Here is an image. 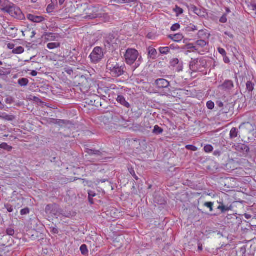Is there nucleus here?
Masks as SVG:
<instances>
[{"mask_svg": "<svg viewBox=\"0 0 256 256\" xmlns=\"http://www.w3.org/2000/svg\"><path fill=\"white\" fill-rule=\"evenodd\" d=\"M126 63L130 66L133 64L132 68L136 70L142 63V58L139 52L134 48H128L124 55Z\"/></svg>", "mask_w": 256, "mask_h": 256, "instance_id": "nucleus-1", "label": "nucleus"}, {"mask_svg": "<svg viewBox=\"0 0 256 256\" xmlns=\"http://www.w3.org/2000/svg\"><path fill=\"white\" fill-rule=\"evenodd\" d=\"M120 41L117 34L110 33L104 37V44L106 50L113 51L116 49Z\"/></svg>", "mask_w": 256, "mask_h": 256, "instance_id": "nucleus-2", "label": "nucleus"}, {"mask_svg": "<svg viewBox=\"0 0 256 256\" xmlns=\"http://www.w3.org/2000/svg\"><path fill=\"white\" fill-rule=\"evenodd\" d=\"M1 10L4 12L8 13L15 18L22 20L24 18V15L20 9L12 3L4 6L1 8Z\"/></svg>", "mask_w": 256, "mask_h": 256, "instance_id": "nucleus-3", "label": "nucleus"}, {"mask_svg": "<svg viewBox=\"0 0 256 256\" xmlns=\"http://www.w3.org/2000/svg\"><path fill=\"white\" fill-rule=\"evenodd\" d=\"M207 61L204 58L192 60L190 62V68L193 72H202L206 68Z\"/></svg>", "mask_w": 256, "mask_h": 256, "instance_id": "nucleus-4", "label": "nucleus"}, {"mask_svg": "<svg viewBox=\"0 0 256 256\" xmlns=\"http://www.w3.org/2000/svg\"><path fill=\"white\" fill-rule=\"evenodd\" d=\"M89 58L91 62L94 64L100 62L104 58V52L102 48L100 46L95 47Z\"/></svg>", "mask_w": 256, "mask_h": 256, "instance_id": "nucleus-5", "label": "nucleus"}, {"mask_svg": "<svg viewBox=\"0 0 256 256\" xmlns=\"http://www.w3.org/2000/svg\"><path fill=\"white\" fill-rule=\"evenodd\" d=\"M103 14L102 12L100 7L92 6L88 9L86 12V16L84 17V18L91 20L98 18H101Z\"/></svg>", "mask_w": 256, "mask_h": 256, "instance_id": "nucleus-6", "label": "nucleus"}, {"mask_svg": "<svg viewBox=\"0 0 256 256\" xmlns=\"http://www.w3.org/2000/svg\"><path fill=\"white\" fill-rule=\"evenodd\" d=\"M155 84L159 90H164V94L170 95L171 90L169 88L170 82L164 78H158L156 80Z\"/></svg>", "mask_w": 256, "mask_h": 256, "instance_id": "nucleus-7", "label": "nucleus"}, {"mask_svg": "<svg viewBox=\"0 0 256 256\" xmlns=\"http://www.w3.org/2000/svg\"><path fill=\"white\" fill-rule=\"evenodd\" d=\"M46 212L48 214L52 216H60V213L62 212V208L56 204H48L46 208Z\"/></svg>", "mask_w": 256, "mask_h": 256, "instance_id": "nucleus-8", "label": "nucleus"}, {"mask_svg": "<svg viewBox=\"0 0 256 256\" xmlns=\"http://www.w3.org/2000/svg\"><path fill=\"white\" fill-rule=\"evenodd\" d=\"M125 66L120 65L118 63L117 66H115V68L110 72L112 76L114 77H119L123 75L125 72Z\"/></svg>", "mask_w": 256, "mask_h": 256, "instance_id": "nucleus-9", "label": "nucleus"}, {"mask_svg": "<svg viewBox=\"0 0 256 256\" xmlns=\"http://www.w3.org/2000/svg\"><path fill=\"white\" fill-rule=\"evenodd\" d=\"M219 206L217 209L220 210L222 214L226 213L227 212L232 210V204H226L223 200L218 202Z\"/></svg>", "mask_w": 256, "mask_h": 256, "instance_id": "nucleus-10", "label": "nucleus"}, {"mask_svg": "<svg viewBox=\"0 0 256 256\" xmlns=\"http://www.w3.org/2000/svg\"><path fill=\"white\" fill-rule=\"evenodd\" d=\"M219 88L225 92H229L234 88V82L232 80H226Z\"/></svg>", "mask_w": 256, "mask_h": 256, "instance_id": "nucleus-11", "label": "nucleus"}, {"mask_svg": "<svg viewBox=\"0 0 256 256\" xmlns=\"http://www.w3.org/2000/svg\"><path fill=\"white\" fill-rule=\"evenodd\" d=\"M26 18L30 21L35 23L42 22L46 20L45 18L42 16H38L32 14H27Z\"/></svg>", "mask_w": 256, "mask_h": 256, "instance_id": "nucleus-12", "label": "nucleus"}, {"mask_svg": "<svg viewBox=\"0 0 256 256\" xmlns=\"http://www.w3.org/2000/svg\"><path fill=\"white\" fill-rule=\"evenodd\" d=\"M116 101L122 106L128 108H130V104L126 100V98L123 96H118V98H116Z\"/></svg>", "mask_w": 256, "mask_h": 256, "instance_id": "nucleus-13", "label": "nucleus"}, {"mask_svg": "<svg viewBox=\"0 0 256 256\" xmlns=\"http://www.w3.org/2000/svg\"><path fill=\"white\" fill-rule=\"evenodd\" d=\"M85 152L88 154L90 156H102L103 152L100 150H97L95 149L86 148Z\"/></svg>", "mask_w": 256, "mask_h": 256, "instance_id": "nucleus-14", "label": "nucleus"}, {"mask_svg": "<svg viewBox=\"0 0 256 256\" xmlns=\"http://www.w3.org/2000/svg\"><path fill=\"white\" fill-rule=\"evenodd\" d=\"M184 36L181 33H178L176 34H172L168 36V38L174 40L176 42H179L181 41Z\"/></svg>", "mask_w": 256, "mask_h": 256, "instance_id": "nucleus-15", "label": "nucleus"}, {"mask_svg": "<svg viewBox=\"0 0 256 256\" xmlns=\"http://www.w3.org/2000/svg\"><path fill=\"white\" fill-rule=\"evenodd\" d=\"M118 63L116 62V60L114 58H110L108 60L106 64V69L109 70L110 72L117 66Z\"/></svg>", "mask_w": 256, "mask_h": 256, "instance_id": "nucleus-16", "label": "nucleus"}, {"mask_svg": "<svg viewBox=\"0 0 256 256\" xmlns=\"http://www.w3.org/2000/svg\"><path fill=\"white\" fill-rule=\"evenodd\" d=\"M148 58L153 60L156 58L158 52L154 48L150 46L148 48Z\"/></svg>", "mask_w": 256, "mask_h": 256, "instance_id": "nucleus-17", "label": "nucleus"}, {"mask_svg": "<svg viewBox=\"0 0 256 256\" xmlns=\"http://www.w3.org/2000/svg\"><path fill=\"white\" fill-rule=\"evenodd\" d=\"M236 149L243 153L248 154L250 152L249 147L243 144H239L236 146Z\"/></svg>", "mask_w": 256, "mask_h": 256, "instance_id": "nucleus-18", "label": "nucleus"}, {"mask_svg": "<svg viewBox=\"0 0 256 256\" xmlns=\"http://www.w3.org/2000/svg\"><path fill=\"white\" fill-rule=\"evenodd\" d=\"M62 215L66 218H70L76 216V212L71 211H66L62 209V212L60 213V216Z\"/></svg>", "mask_w": 256, "mask_h": 256, "instance_id": "nucleus-19", "label": "nucleus"}, {"mask_svg": "<svg viewBox=\"0 0 256 256\" xmlns=\"http://www.w3.org/2000/svg\"><path fill=\"white\" fill-rule=\"evenodd\" d=\"M238 130L236 128H232L230 131V139H234L238 137Z\"/></svg>", "mask_w": 256, "mask_h": 256, "instance_id": "nucleus-20", "label": "nucleus"}, {"mask_svg": "<svg viewBox=\"0 0 256 256\" xmlns=\"http://www.w3.org/2000/svg\"><path fill=\"white\" fill-rule=\"evenodd\" d=\"M29 80L26 78H20L18 81V84L21 86H26L28 84Z\"/></svg>", "mask_w": 256, "mask_h": 256, "instance_id": "nucleus-21", "label": "nucleus"}, {"mask_svg": "<svg viewBox=\"0 0 256 256\" xmlns=\"http://www.w3.org/2000/svg\"><path fill=\"white\" fill-rule=\"evenodd\" d=\"M208 44V42H206L204 40H200L196 41L194 44L196 45L198 48H204Z\"/></svg>", "mask_w": 256, "mask_h": 256, "instance_id": "nucleus-22", "label": "nucleus"}, {"mask_svg": "<svg viewBox=\"0 0 256 256\" xmlns=\"http://www.w3.org/2000/svg\"><path fill=\"white\" fill-rule=\"evenodd\" d=\"M254 84L251 81H248L246 84V90L249 92H252L254 90Z\"/></svg>", "mask_w": 256, "mask_h": 256, "instance_id": "nucleus-23", "label": "nucleus"}, {"mask_svg": "<svg viewBox=\"0 0 256 256\" xmlns=\"http://www.w3.org/2000/svg\"><path fill=\"white\" fill-rule=\"evenodd\" d=\"M163 132V129L160 128L158 125H156L154 126V130H152V132L156 135L162 134Z\"/></svg>", "mask_w": 256, "mask_h": 256, "instance_id": "nucleus-24", "label": "nucleus"}, {"mask_svg": "<svg viewBox=\"0 0 256 256\" xmlns=\"http://www.w3.org/2000/svg\"><path fill=\"white\" fill-rule=\"evenodd\" d=\"M185 28L187 32H194L198 30L196 26L192 24L188 25Z\"/></svg>", "mask_w": 256, "mask_h": 256, "instance_id": "nucleus-25", "label": "nucleus"}, {"mask_svg": "<svg viewBox=\"0 0 256 256\" xmlns=\"http://www.w3.org/2000/svg\"><path fill=\"white\" fill-rule=\"evenodd\" d=\"M0 148H2V149H4V150H6L8 152H11L12 149V146H8L6 142H3V143H2V144H0Z\"/></svg>", "mask_w": 256, "mask_h": 256, "instance_id": "nucleus-26", "label": "nucleus"}, {"mask_svg": "<svg viewBox=\"0 0 256 256\" xmlns=\"http://www.w3.org/2000/svg\"><path fill=\"white\" fill-rule=\"evenodd\" d=\"M160 52L162 54H167L170 52V48L168 46L160 47L158 48Z\"/></svg>", "mask_w": 256, "mask_h": 256, "instance_id": "nucleus-27", "label": "nucleus"}, {"mask_svg": "<svg viewBox=\"0 0 256 256\" xmlns=\"http://www.w3.org/2000/svg\"><path fill=\"white\" fill-rule=\"evenodd\" d=\"M60 46V44L58 42H51L47 45V48L50 50H52Z\"/></svg>", "mask_w": 256, "mask_h": 256, "instance_id": "nucleus-28", "label": "nucleus"}, {"mask_svg": "<svg viewBox=\"0 0 256 256\" xmlns=\"http://www.w3.org/2000/svg\"><path fill=\"white\" fill-rule=\"evenodd\" d=\"M24 52V48L21 46L17 47L12 50V53L14 54H21Z\"/></svg>", "mask_w": 256, "mask_h": 256, "instance_id": "nucleus-29", "label": "nucleus"}, {"mask_svg": "<svg viewBox=\"0 0 256 256\" xmlns=\"http://www.w3.org/2000/svg\"><path fill=\"white\" fill-rule=\"evenodd\" d=\"M56 124L60 126H62L64 125H68L69 124V121L64 120H56Z\"/></svg>", "mask_w": 256, "mask_h": 256, "instance_id": "nucleus-30", "label": "nucleus"}, {"mask_svg": "<svg viewBox=\"0 0 256 256\" xmlns=\"http://www.w3.org/2000/svg\"><path fill=\"white\" fill-rule=\"evenodd\" d=\"M80 250L83 255H86L88 253L87 246L86 244H82L81 246L80 247Z\"/></svg>", "mask_w": 256, "mask_h": 256, "instance_id": "nucleus-31", "label": "nucleus"}, {"mask_svg": "<svg viewBox=\"0 0 256 256\" xmlns=\"http://www.w3.org/2000/svg\"><path fill=\"white\" fill-rule=\"evenodd\" d=\"M174 11L176 14V16H178L180 14H182L184 12V10L181 8L176 6V8H174Z\"/></svg>", "mask_w": 256, "mask_h": 256, "instance_id": "nucleus-32", "label": "nucleus"}, {"mask_svg": "<svg viewBox=\"0 0 256 256\" xmlns=\"http://www.w3.org/2000/svg\"><path fill=\"white\" fill-rule=\"evenodd\" d=\"M191 10L196 14L199 16L200 14V10L196 6L192 5L190 6Z\"/></svg>", "mask_w": 256, "mask_h": 256, "instance_id": "nucleus-33", "label": "nucleus"}, {"mask_svg": "<svg viewBox=\"0 0 256 256\" xmlns=\"http://www.w3.org/2000/svg\"><path fill=\"white\" fill-rule=\"evenodd\" d=\"M213 147L210 144H207L204 147V150L206 152H210L213 150Z\"/></svg>", "mask_w": 256, "mask_h": 256, "instance_id": "nucleus-34", "label": "nucleus"}, {"mask_svg": "<svg viewBox=\"0 0 256 256\" xmlns=\"http://www.w3.org/2000/svg\"><path fill=\"white\" fill-rule=\"evenodd\" d=\"M14 118V116L12 115L6 114L2 116L4 120L8 121H12Z\"/></svg>", "mask_w": 256, "mask_h": 256, "instance_id": "nucleus-35", "label": "nucleus"}, {"mask_svg": "<svg viewBox=\"0 0 256 256\" xmlns=\"http://www.w3.org/2000/svg\"><path fill=\"white\" fill-rule=\"evenodd\" d=\"M213 206L214 202H206L204 204V206L208 208L211 212L213 211Z\"/></svg>", "mask_w": 256, "mask_h": 256, "instance_id": "nucleus-36", "label": "nucleus"}, {"mask_svg": "<svg viewBox=\"0 0 256 256\" xmlns=\"http://www.w3.org/2000/svg\"><path fill=\"white\" fill-rule=\"evenodd\" d=\"M26 34L30 37V38H33L34 37L35 35L36 34V31L32 30L30 29L26 31Z\"/></svg>", "mask_w": 256, "mask_h": 256, "instance_id": "nucleus-37", "label": "nucleus"}, {"mask_svg": "<svg viewBox=\"0 0 256 256\" xmlns=\"http://www.w3.org/2000/svg\"><path fill=\"white\" fill-rule=\"evenodd\" d=\"M188 49L192 50L193 52H198V48L196 46V45H194L193 44H189L188 45Z\"/></svg>", "mask_w": 256, "mask_h": 256, "instance_id": "nucleus-38", "label": "nucleus"}, {"mask_svg": "<svg viewBox=\"0 0 256 256\" xmlns=\"http://www.w3.org/2000/svg\"><path fill=\"white\" fill-rule=\"evenodd\" d=\"M55 8V6L53 4H49L46 8V12L50 14L52 12Z\"/></svg>", "mask_w": 256, "mask_h": 256, "instance_id": "nucleus-39", "label": "nucleus"}, {"mask_svg": "<svg viewBox=\"0 0 256 256\" xmlns=\"http://www.w3.org/2000/svg\"><path fill=\"white\" fill-rule=\"evenodd\" d=\"M10 74L9 70H6L5 69L0 68V76L8 75Z\"/></svg>", "mask_w": 256, "mask_h": 256, "instance_id": "nucleus-40", "label": "nucleus"}, {"mask_svg": "<svg viewBox=\"0 0 256 256\" xmlns=\"http://www.w3.org/2000/svg\"><path fill=\"white\" fill-rule=\"evenodd\" d=\"M14 102V98L12 96H8L6 98V100H5V102L7 104H12V103Z\"/></svg>", "mask_w": 256, "mask_h": 256, "instance_id": "nucleus-41", "label": "nucleus"}, {"mask_svg": "<svg viewBox=\"0 0 256 256\" xmlns=\"http://www.w3.org/2000/svg\"><path fill=\"white\" fill-rule=\"evenodd\" d=\"M180 28V24L178 23H176L172 26L170 30L174 32V31H176V30H179Z\"/></svg>", "mask_w": 256, "mask_h": 256, "instance_id": "nucleus-42", "label": "nucleus"}, {"mask_svg": "<svg viewBox=\"0 0 256 256\" xmlns=\"http://www.w3.org/2000/svg\"><path fill=\"white\" fill-rule=\"evenodd\" d=\"M206 106L209 110H212L214 108V104L211 100L208 101L206 103Z\"/></svg>", "mask_w": 256, "mask_h": 256, "instance_id": "nucleus-43", "label": "nucleus"}, {"mask_svg": "<svg viewBox=\"0 0 256 256\" xmlns=\"http://www.w3.org/2000/svg\"><path fill=\"white\" fill-rule=\"evenodd\" d=\"M183 70V63L182 62H180L176 66V70L178 72H180L182 71Z\"/></svg>", "mask_w": 256, "mask_h": 256, "instance_id": "nucleus-44", "label": "nucleus"}, {"mask_svg": "<svg viewBox=\"0 0 256 256\" xmlns=\"http://www.w3.org/2000/svg\"><path fill=\"white\" fill-rule=\"evenodd\" d=\"M186 148L188 150H192L193 152H196L198 150V148L196 146L190 144L186 145Z\"/></svg>", "mask_w": 256, "mask_h": 256, "instance_id": "nucleus-45", "label": "nucleus"}, {"mask_svg": "<svg viewBox=\"0 0 256 256\" xmlns=\"http://www.w3.org/2000/svg\"><path fill=\"white\" fill-rule=\"evenodd\" d=\"M5 208L9 212H12L14 210L13 206L10 204H4Z\"/></svg>", "mask_w": 256, "mask_h": 256, "instance_id": "nucleus-46", "label": "nucleus"}, {"mask_svg": "<svg viewBox=\"0 0 256 256\" xmlns=\"http://www.w3.org/2000/svg\"><path fill=\"white\" fill-rule=\"evenodd\" d=\"M30 208H26L24 209H22L20 210V212L21 215L24 216V215L28 214L30 213Z\"/></svg>", "mask_w": 256, "mask_h": 256, "instance_id": "nucleus-47", "label": "nucleus"}, {"mask_svg": "<svg viewBox=\"0 0 256 256\" xmlns=\"http://www.w3.org/2000/svg\"><path fill=\"white\" fill-rule=\"evenodd\" d=\"M180 62L178 58H174L170 62L172 66L176 67Z\"/></svg>", "mask_w": 256, "mask_h": 256, "instance_id": "nucleus-48", "label": "nucleus"}, {"mask_svg": "<svg viewBox=\"0 0 256 256\" xmlns=\"http://www.w3.org/2000/svg\"><path fill=\"white\" fill-rule=\"evenodd\" d=\"M6 232L8 235L12 236L14 234V230L12 228H10L6 230Z\"/></svg>", "mask_w": 256, "mask_h": 256, "instance_id": "nucleus-49", "label": "nucleus"}, {"mask_svg": "<svg viewBox=\"0 0 256 256\" xmlns=\"http://www.w3.org/2000/svg\"><path fill=\"white\" fill-rule=\"evenodd\" d=\"M129 172H130V174L132 175V176L134 177V178L136 180H138V176L136 175V173H135V172L133 168H130L129 169Z\"/></svg>", "mask_w": 256, "mask_h": 256, "instance_id": "nucleus-50", "label": "nucleus"}, {"mask_svg": "<svg viewBox=\"0 0 256 256\" xmlns=\"http://www.w3.org/2000/svg\"><path fill=\"white\" fill-rule=\"evenodd\" d=\"M58 119L52 118H48L46 120L48 123L50 124H56V120H58Z\"/></svg>", "mask_w": 256, "mask_h": 256, "instance_id": "nucleus-51", "label": "nucleus"}, {"mask_svg": "<svg viewBox=\"0 0 256 256\" xmlns=\"http://www.w3.org/2000/svg\"><path fill=\"white\" fill-rule=\"evenodd\" d=\"M227 14H224L220 19V22L221 23H226L227 22Z\"/></svg>", "mask_w": 256, "mask_h": 256, "instance_id": "nucleus-52", "label": "nucleus"}, {"mask_svg": "<svg viewBox=\"0 0 256 256\" xmlns=\"http://www.w3.org/2000/svg\"><path fill=\"white\" fill-rule=\"evenodd\" d=\"M218 52L222 56H226V50H224V49L222 48H218Z\"/></svg>", "mask_w": 256, "mask_h": 256, "instance_id": "nucleus-53", "label": "nucleus"}, {"mask_svg": "<svg viewBox=\"0 0 256 256\" xmlns=\"http://www.w3.org/2000/svg\"><path fill=\"white\" fill-rule=\"evenodd\" d=\"M65 72L69 75H71L73 74L74 72L72 68H64Z\"/></svg>", "mask_w": 256, "mask_h": 256, "instance_id": "nucleus-54", "label": "nucleus"}, {"mask_svg": "<svg viewBox=\"0 0 256 256\" xmlns=\"http://www.w3.org/2000/svg\"><path fill=\"white\" fill-rule=\"evenodd\" d=\"M88 198H92L96 196V194L94 192L90 190L88 191Z\"/></svg>", "mask_w": 256, "mask_h": 256, "instance_id": "nucleus-55", "label": "nucleus"}, {"mask_svg": "<svg viewBox=\"0 0 256 256\" xmlns=\"http://www.w3.org/2000/svg\"><path fill=\"white\" fill-rule=\"evenodd\" d=\"M50 232L54 234H58L59 232L58 228L54 227L50 228Z\"/></svg>", "mask_w": 256, "mask_h": 256, "instance_id": "nucleus-56", "label": "nucleus"}, {"mask_svg": "<svg viewBox=\"0 0 256 256\" xmlns=\"http://www.w3.org/2000/svg\"><path fill=\"white\" fill-rule=\"evenodd\" d=\"M110 2H114L117 4H126V0H111Z\"/></svg>", "mask_w": 256, "mask_h": 256, "instance_id": "nucleus-57", "label": "nucleus"}, {"mask_svg": "<svg viewBox=\"0 0 256 256\" xmlns=\"http://www.w3.org/2000/svg\"><path fill=\"white\" fill-rule=\"evenodd\" d=\"M198 252H202V249H203V248H202V244L200 242V240H198Z\"/></svg>", "mask_w": 256, "mask_h": 256, "instance_id": "nucleus-58", "label": "nucleus"}, {"mask_svg": "<svg viewBox=\"0 0 256 256\" xmlns=\"http://www.w3.org/2000/svg\"><path fill=\"white\" fill-rule=\"evenodd\" d=\"M168 48H170V50H175V49H178L179 48L178 47V45L176 46L174 44H170V46H168Z\"/></svg>", "mask_w": 256, "mask_h": 256, "instance_id": "nucleus-59", "label": "nucleus"}, {"mask_svg": "<svg viewBox=\"0 0 256 256\" xmlns=\"http://www.w3.org/2000/svg\"><path fill=\"white\" fill-rule=\"evenodd\" d=\"M223 58H224V62L226 64H229L230 62V60L229 58L226 56H226H224Z\"/></svg>", "mask_w": 256, "mask_h": 256, "instance_id": "nucleus-60", "label": "nucleus"}, {"mask_svg": "<svg viewBox=\"0 0 256 256\" xmlns=\"http://www.w3.org/2000/svg\"><path fill=\"white\" fill-rule=\"evenodd\" d=\"M46 36L48 38L49 40V39H51V40H52L54 39L53 38V36L54 38H55V36H54V34H52V33H48V34H46Z\"/></svg>", "mask_w": 256, "mask_h": 256, "instance_id": "nucleus-61", "label": "nucleus"}, {"mask_svg": "<svg viewBox=\"0 0 256 256\" xmlns=\"http://www.w3.org/2000/svg\"><path fill=\"white\" fill-rule=\"evenodd\" d=\"M82 183L84 184V186H86V184L88 185L89 186H90V185L89 184L90 183H91V182H90L88 180H86V179H82Z\"/></svg>", "mask_w": 256, "mask_h": 256, "instance_id": "nucleus-62", "label": "nucleus"}, {"mask_svg": "<svg viewBox=\"0 0 256 256\" xmlns=\"http://www.w3.org/2000/svg\"><path fill=\"white\" fill-rule=\"evenodd\" d=\"M204 34H206V32L203 30H199L198 34V38H202V36Z\"/></svg>", "mask_w": 256, "mask_h": 256, "instance_id": "nucleus-63", "label": "nucleus"}, {"mask_svg": "<svg viewBox=\"0 0 256 256\" xmlns=\"http://www.w3.org/2000/svg\"><path fill=\"white\" fill-rule=\"evenodd\" d=\"M224 34L228 36V37H230L231 38H233L234 37V35L232 33L228 32H224Z\"/></svg>", "mask_w": 256, "mask_h": 256, "instance_id": "nucleus-64", "label": "nucleus"}]
</instances>
